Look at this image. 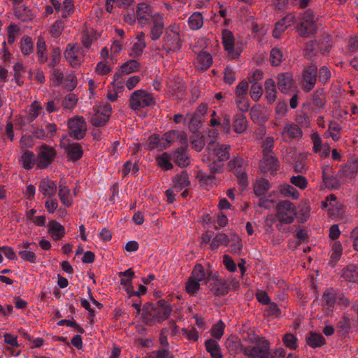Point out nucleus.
<instances>
[{
    "instance_id": "3c124183",
    "label": "nucleus",
    "mask_w": 358,
    "mask_h": 358,
    "mask_svg": "<svg viewBox=\"0 0 358 358\" xmlns=\"http://www.w3.org/2000/svg\"><path fill=\"white\" fill-rule=\"evenodd\" d=\"M313 102L319 109L324 108L326 101L323 90H316L313 95Z\"/></svg>"
},
{
    "instance_id": "423d86ee",
    "label": "nucleus",
    "mask_w": 358,
    "mask_h": 358,
    "mask_svg": "<svg viewBox=\"0 0 358 358\" xmlns=\"http://www.w3.org/2000/svg\"><path fill=\"white\" fill-rule=\"evenodd\" d=\"M69 136L75 140L84 138L87 134V123L83 117L75 116L68 120Z\"/></svg>"
},
{
    "instance_id": "4d7b16f0",
    "label": "nucleus",
    "mask_w": 358,
    "mask_h": 358,
    "mask_svg": "<svg viewBox=\"0 0 358 358\" xmlns=\"http://www.w3.org/2000/svg\"><path fill=\"white\" fill-rule=\"evenodd\" d=\"M77 102V96L74 94L70 93L64 98L62 104L65 109H72L76 106Z\"/></svg>"
},
{
    "instance_id": "e433bc0d",
    "label": "nucleus",
    "mask_w": 358,
    "mask_h": 358,
    "mask_svg": "<svg viewBox=\"0 0 358 358\" xmlns=\"http://www.w3.org/2000/svg\"><path fill=\"white\" fill-rule=\"evenodd\" d=\"M248 121L245 116L239 113L236 115L234 120V131L238 134H241L247 129Z\"/></svg>"
},
{
    "instance_id": "c85d7f7f",
    "label": "nucleus",
    "mask_w": 358,
    "mask_h": 358,
    "mask_svg": "<svg viewBox=\"0 0 358 358\" xmlns=\"http://www.w3.org/2000/svg\"><path fill=\"white\" fill-rule=\"evenodd\" d=\"M19 162L24 169H31L36 162V158L34 152L30 150H25L19 158Z\"/></svg>"
},
{
    "instance_id": "ea45409f",
    "label": "nucleus",
    "mask_w": 358,
    "mask_h": 358,
    "mask_svg": "<svg viewBox=\"0 0 358 358\" xmlns=\"http://www.w3.org/2000/svg\"><path fill=\"white\" fill-rule=\"evenodd\" d=\"M37 56L39 62L44 63L48 60V55L46 54V45L45 41L40 38L38 39L36 43Z\"/></svg>"
},
{
    "instance_id": "a19ab883",
    "label": "nucleus",
    "mask_w": 358,
    "mask_h": 358,
    "mask_svg": "<svg viewBox=\"0 0 358 358\" xmlns=\"http://www.w3.org/2000/svg\"><path fill=\"white\" fill-rule=\"evenodd\" d=\"M295 124H298L300 128H308L310 125V117L303 111L297 112L295 115Z\"/></svg>"
},
{
    "instance_id": "cd10ccee",
    "label": "nucleus",
    "mask_w": 358,
    "mask_h": 358,
    "mask_svg": "<svg viewBox=\"0 0 358 358\" xmlns=\"http://www.w3.org/2000/svg\"><path fill=\"white\" fill-rule=\"evenodd\" d=\"M173 187L174 189L180 192L184 188L188 187L190 184L189 180V175L186 171H182L181 173L176 175L173 179Z\"/></svg>"
},
{
    "instance_id": "5fc2aeb1",
    "label": "nucleus",
    "mask_w": 358,
    "mask_h": 358,
    "mask_svg": "<svg viewBox=\"0 0 358 358\" xmlns=\"http://www.w3.org/2000/svg\"><path fill=\"white\" fill-rule=\"evenodd\" d=\"M208 160L213 161L208 164L210 173L215 174L222 172L224 169V164L222 162L217 160L215 158H213L210 155L208 157Z\"/></svg>"
},
{
    "instance_id": "de8ad7c7",
    "label": "nucleus",
    "mask_w": 358,
    "mask_h": 358,
    "mask_svg": "<svg viewBox=\"0 0 358 358\" xmlns=\"http://www.w3.org/2000/svg\"><path fill=\"white\" fill-rule=\"evenodd\" d=\"M229 243H230V252L234 254H240L242 248L243 244L241 238L236 236L233 235L231 238H229Z\"/></svg>"
},
{
    "instance_id": "ddd939ff",
    "label": "nucleus",
    "mask_w": 358,
    "mask_h": 358,
    "mask_svg": "<svg viewBox=\"0 0 358 358\" xmlns=\"http://www.w3.org/2000/svg\"><path fill=\"white\" fill-rule=\"evenodd\" d=\"M56 151L54 148L43 145L38 153L37 165L40 169L47 168L55 159Z\"/></svg>"
},
{
    "instance_id": "c03bdc74",
    "label": "nucleus",
    "mask_w": 358,
    "mask_h": 358,
    "mask_svg": "<svg viewBox=\"0 0 358 358\" xmlns=\"http://www.w3.org/2000/svg\"><path fill=\"white\" fill-rule=\"evenodd\" d=\"M283 54L282 50L278 48H273L270 52V62L273 66H278L282 60Z\"/></svg>"
},
{
    "instance_id": "f8f14e48",
    "label": "nucleus",
    "mask_w": 358,
    "mask_h": 358,
    "mask_svg": "<svg viewBox=\"0 0 358 358\" xmlns=\"http://www.w3.org/2000/svg\"><path fill=\"white\" fill-rule=\"evenodd\" d=\"M317 68L314 64L306 66L302 73L303 88L308 92L313 89L317 81Z\"/></svg>"
},
{
    "instance_id": "0eeeda50",
    "label": "nucleus",
    "mask_w": 358,
    "mask_h": 358,
    "mask_svg": "<svg viewBox=\"0 0 358 358\" xmlns=\"http://www.w3.org/2000/svg\"><path fill=\"white\" fill-rule=\"evenodd\" d=\"M301 36H305L314 34L317 30V24L315 21L314 13L308 10L301 15V22L297 27Z\"/></svg>"
},
{
    "instance_id": "c756f323",
    "label": "nucleus",
    "mask_w": 358,
    "mask_h": 358,
    "mask_svg": "<svg viewBox=\"0 0 358 358\" xmlns=\"http://www.w3.org/2000/svg\"><path fill=\"white\" fill-rule=\"evenodd\" d=\"M336 293L332 288L327 289L322 294L321 305L332 308L336 301Z\"/></svg>"
},
{
    "instance_id": "f3484780",
    "label": "nucleus",
    "mask_w": 358,
    "mask_h": 358,
    "mask_svg": "<svg viewBox=\"0 0 358 358\" xmlns=\"http://www.w3.org/2000/svg\"><path fill=\"white\" fill-rule=\"evenodd\" d=\"M222 38L224 50L232 58H238L241 55V51L234 47V37L232 32L227 29L223 30Z\"/></svg>"
},
{
    "instance_id": "864d4df0",
    "label": "nucleus",
    "mask_w": 358,
    "mask_h": 358,
    "mask_svg": "<svg viewBox=\"0 0 358 358\" xmlns=\"http://www.w3.org/2000/svg\"><path fill=\"white\" fill-rule=\"evenodd\" d=\"M41 109V106L36 101L32 103L27 115V122H32L34 121L38 116Z\"/></svg>"
},
{
    "instance_id": "4468645a",
    "label": "nucleus",
    "mask_w": 358,
    "mask_h": 358,
    "mask_svg": "<svg viewBox=\"0 0 358 358\" xmlns=\"http://www.w3.org/2000/svg\"><path fill=\"white\" fill-rule=\"evenodd\" d=\"M280 168V162L275 155L263 156L259 162V169L264 173H269L271 175L276 174Z\"/></svg>"
},
{
    "instance_id": "2eb2a0df",
    "label": "nucleus",
    "mask_w": 358,
    "mask_h": 358,
    "mask_svg": "<svg viewBox=\"0 0 358 358\" xmlns=\"http://www.w3.org/2000/svg\"><path fill=\"white\" fill-rule=\"evenodd\" d=\"M64 57L69 64L76 68L83 62V53L80 48L76 45L69 44L64 52Z\"/></svg>"
},
{
    "instance_id": "603ef678",
    "label": "nucleus",
    "mask_w": 358,
    "mask_h": 358,
    "mask_svg": "<svg viewBox=\"0 0 358 358\" xmlns=\"http://www.w3.org/2000/svg\"><path fill=\"white\" fill-rule=\"evenodd\" d=\"M267 306L268 307L265 310L266 312V313L265 314L266 316L275 318L281 317V310L280 309L276 303L271 301L269 303L267 304Z\"/></svg>"
},
{
    "instance_id": "774afa93",
    "label": "nucleus",
    "mask_w": 358,
    "mask_h": 358,
    "mask_svg": "<svg viewBox=\"0 0 358 358\" xmlns=\"http://www.w3.org/2000/svg\"><path fill=\"white\" fill-rule=\"evenodd\" d=\"M290 182L301 189H305L308 185L306 178L300 175L292 176L290 178Z\"/></svg>"
},
{
    "instance_id": "58836bf2",
    "label": "nucleus",
    "mask_w": 358,
    "mask_h": 358,
    "mask_svg": "<svg viewBox=\"0 0 358 358\" xmlns=\"http://www.w3.org/2000/svg\"><path fill=\"white\" fill-rule=\"evenodd\" d=\"M140 64L136 59H130L123 63L120 67L122 73L129 74L138 71Z\"/></svg>"
},
{
    "instance_id": "338daca9",
    "label": "nucleus",
    "mask_w": 358,
    "mask_h": 358,
    "mask_svg": "<svg viewBox=\"0 0 358 358\" xmlns=\"http://www.w3.org/2000/svg\"><path fill=\"white\" fill-rule=\"evenodd\" d=\"M342 255V245L339 241H335L331 246V258L333 261L337 262Z\"/></svg>"
},
{
    "instance_id": "1a4fd4ad",
    "label": "nucleus",
    "mask_w": 358,
    "mask_h": 358,
    "mask_svg": "<svg viewBox=\"0 0 358 358\" xmlns=\"http://www.w3.org/2000/svg\"><path fill=\"white\" fill-rule=\"evenodd\" d=\"M280 135L283 142L291 143L301 139L303 132L298 124L294 122H287L284 125Z\"/></svg>"
},
{
    "instance_id": "7ed1b4c3",
    "label": "nucleus",
    "mask_w": 358,
    "mask_h": 358,
    "mask_svg": "<svg viewBox=\"0 0 358 358\" xmlns=\"http://www.w3.org/2000/svg\"><path fill=\"white\" fill-rule=\"evenodd\" d=\"M231 344L236 350L239 349L241 352L250 358H271L270 343L265 339L258 341L253 346L245 347L237 341H232Z\"/></svg>"
},
{
    "instance_id": "aec40b11",
    "label": "nucleus",
    "mask_w": 358,
    "mask_h": 358,
    "mask_svg": "<svg viewBox=\"0 0 358 358\" xmlns=\"http://www.w3.org/2000/svg\"><path fill=\"white\" fill-rule=\"evenodd\" d=\"M171 159L180 167H185L189 164L187 149L183 146L171 152Z\"/></svg>"
},
{
    "instance_id": "393cba45",
    "label": "nucleus",
    "mask_w": 358,
    "mask_h": 358,
    "mask_svg": "<svg viewBox=\"0 0 358 358\" xmlns=\"http://www.w3.org/2000/svg\"><path fill=\"white\" fill-rule=\"evenodd\" d=\"M210 286V291L215 296H225L229 292V285L224 278L218 282H213Z\"/></svg>"
},
{
    "instance_id": "a211bd4d",
    "label": "nucleus",
    "mask_w": 358,
    "mask_h": 358,
    "mask_svg": "<svg viewBox=\"0 0 358 358\" xmlns=\"http://www.w3.org/2000/svg\"><path fill=\"white\" fill-rule=\"evenodd\" d=\"M148 25L150 26V31L149 37L153 41H156L160 38L164 29V22L162 15H157Z\"/></svg>"
},
{
    "instance_id": "052dcab7",
    "label": "nucleus",
    "mask_w": 358,
    "mask_h": 358,
    "mask_svg": "<svg viewBox=\"0 0 358 358\" xmlns=\"http://www.w3.org/2000/svg\"><path fill=\"white\" fill-rule=\"evenodd\" d=\"M285 345L292 350L297 348V338L292 334H286L282 338Z\"/></svg>"
},
{
    "instance_id": "8fccbe9b",
    "label": "nucleus",
    "mask_w": 358,
    "mask_h": 358,
    "mask_svg": "<svg viewBox=\"0 0 358 358\" xmlns=\"http://www.w3.org/2000/svg\"><path fill=\"white\" fill-rule=\"evenodd\" d=\"M280 193L284 196L290 197L293 199H297L299 197V192L293 186L286 184L284 185L280 189Z\"/></svg>"
},
{
    "instance_id": "72a5a7b5",
    "label": "nucleus",
    "mask_w": 358,
    "mask_h": 358,
    "mask_svg": "<svg viewBox=\"0 0 358 358\" xmlns=\"http://www.w3.org/2000/svg\"><path fill=\"white\" fill-rule=\"evenodd\" d=\"M58 195L64 206L70 207L72 205L73 200L70 195V189L64 184H60Z\"/></svg>"
},
{
    "instance_id": "a878e982",
    "label": "nucleus",
    "mask_w": 358,
    "mask_h": 358,
    "mask_svg": "<svg viewBox=\"0 0 358 358\" xmlns=\"http://www.w3.org/2000/svg\"><path fill=\"white\" fill-rule=\"evenodd\" d=\"M203 120L201 114L189 113L187 114V122L189 124V128L194 134L198 132L201 127Z\"/></svg>"
},
{
    "instance_id": "39448f33",
    "label": "nucleus",
    "mask_w": 358,
    "mask_h": 358,
    "mask_svg": "<svg viewBox=\"0 0 358 358\" xmlns=\"http://www.w3.org/2000/svg\"><path fill=\"white\" fill-rule=\"evenodd\" d=\"M153 103L150 94L143 90H138L131 93L129 98V107L134 110L148 107Z\"/></svg>"
},
{
    "instance_id": "79ce46f5",
    "label": "nucleus",
    "mask_w": 358,
    "mask_h": 358,
    "mask_svg": "<svg viewBox=\"0 0 358 358\" xmlns=\"http://www.w3.org/2000/svg\"><path fill=\"white\" fill-rule=\"evenodd\" d=\"M20 49L23 55H30L34 50V43L32 38L29 36H24L20 41Z\"/></svg>"
},
{
    "instance_id": "5701e85b",
    "label": "nucleus",
    "mask_w": 358,
    "mask_h": 358,
    "mask_svg": "<svg viewBox=\"0 0 358 358\" xmlns=\"http://www.w3.org/2000/svg\"><path fill=\"white\" fill-rule=\"evenodd\" d=\"M38 189L45 196L50 197L56 193L57 185L55 182L46 178L40 181Z\"/></svg>"
},
{
    "instance_id": "dca6fc26",
    "label": "nucleus",
    "mask_w": 358,
    "mask_h": 358,
    "mask_svg": "<svg viewBox=\"0 0 358 358\" xmlns=\"http://www.w3.org/2000/svg\"><path fill=\"white\" fill-rule=\"evenodd\" d=\"M162 142L166 145V149L169 148L176 141H178L181 145H186L187 143V136L185 132L178 130H170L163 134Z\"/></svg>"
},
{
    "instance_id": "6e6d98bb",
    "label": "nucleus",
    "mask_w": 358,
    "mask_h": 358,
    "mask_svg": "<svg viewBox=\"0 0 358 358\" xmlns=\"http://www.w3.org/2000/svg\"><path fill=\"white\" fill-rule=\"evenodd\" d=\"M108 115L103 113L96 114L90 119L91 124L97 127L104 126L108 121Z\"/></svg>"
},
{
    "instance_id": "412c9836",
    "label": "nucleus",
    "mask_w": 358,
    "mask_h": 358,
    "mask_svg": "<svg viewBox=\"0 0 358 358\" xmlns=\"http://www.w3.org/2000/svg\"><path fill=\"white\" fill-rule=\"evenodd\" d=\"M279 90L284 94L288 93L293 85V76L292 73L285 72L279 73L277 76Z\"/></svg>"
},
{
    "instance_id": "bf43d9fd",
    "label": "nucleus",
    "mask_w": 358,
    "mask_h": 358,
    "mask_svg": "<svg viewBox=\"0 0 358 358\" xmlns=\"http://www.w3.org/2000/svg\"><path fill=\"white\" fill-rule=\"evenodd\" d=\"M225 329V324L222 322V320H219V322L214 324L211 328V334L215 339H220L224 334V331Z\"/></svg>"
},
{
    "instance_id": "e2e57ef3",
    "label": "nucleus",
    "mask_w": 358,
    "mask_h": 358,
    "mask_svg": "<svg viewBox=\"0 0 358 358\" xmlns=\"http://www.w3.org/2000/svg\"><path fill=\"white\" fill-rule=\"evenodd\" d=\"M185 289L188 294L193 295L200 289V283L192 277H189L186 283Z\"/></svg>"
},
{
    "instance_id": "2f4dec72",
    "label": "nucleus",
    "mask_w": 358,
    "mask_h": 358,
    "mask_svg": "<svg viewBox=\"0 0 358 358\" xmlns=\"http://www.w3.org/2000/svg\"><path fill=\"white\" fill-rule=\"evenodd\" d=\"M206 349L213 358H222L220 345L215 339H208L205 341Z\"/></svg>"
},
{
    "instance_id": "473e14b6",
    "label": "nucleus",
    "mask_w": 358,
    "mask_h": 358,
    "mask_svg": "<svg viewBox=\"0 0 358 358\" xmlns=\"http://www.w3.org/2000/svg\"><path fill=\"white\" fill-rule=\"evenodd\" d=\"M343 277L351 282H358V266L354 264L348 265L343 269Z\"/></svg>"
},
{
    "instance_id": "c9c22d12",
    "label": "nucleus",
    "mask_w": 358,
    "mask_h": 358,
    "mask_svg": "<svg viewBox=\"0 0 358 358\" xmlns=\"http://www.w3.org/2000/svg\"><path fill=\"white\" fill-rule=\"evenodd\" d=\"M188 24L191 29L199 30L203 24V15L200 12H194L188 19Z\"/></svg>"
},
{
    "instance_id": "6e6552de",
    "label": "nucleus",
    "mask_w": 358,
    "mask_h": 358,
    "mask_svg": "<svg viewBox=\"0 0 358 358\" xmlns=\"http://www.w3.org/2000/svg\"><path fill=\"white\" fill-rule=\"evenodd\" d=\"M159 13L154 11L153 8L146 3L138 4L136 10V17L141 27L143 28L148 25Z\"/></svg>"
},
{
    "instance_id": "4be33fe9",
    "label": "nucleus",
    "mask_w": 358,
    "mask_h": 358,
    "mask_svg": "<svg viewBox=\"0 0 358 358\" xmlns=\"http://www.w3.org/2000/svg\"><path fill=\"white\" fill-rule=\"evenodd\" d=\"M213 63L211 55L206 51H201L197 55L195 66L203 71L208 69Z\"/></svg>"
},
{
    "instance_id": "bb28decb",
    "label": "nucleus",
    "mask_w": 358,
    "mask_h": 358,
    "mask_svg": "<svg viewBox=\"0 0 358 358\" xmlns=\"http://www.w3.org/2000/svg\"><path fill=\"white\" fill-rule=\"evenodd\" d=\"M48 233L55 241L60 240L65 235L64 227L58 222L52 220L48 224Z\"/></svg>"
},
{
    "instance_id": "13d9d810",
    "label": "nucleus",
    "mask_w": 358,
    "mask_h": 358,
    "mask_svg": "<svg viewBox=\"0 0 358 358\" xmlns=\"http://www.w3.org/2000/svg\"><path fill=\"white\" fill-rule=\"evenodd\" d=\"M20 258L30 263H36L38 262L37 255L30 250H23L19 252Z\"/></svg>"
},
{
    "instance_id": "7c9ffc66",
    "label": "nucleus",
    "mask_w": 358,
    "mask_h": 358,
    "mask_svg": "<svg viewBox=\"0 0 358 358\" xmlns=\"http://www.w3.org/2000/svg\"><path fill=\"white\" fill-rule=\"evenodd\" d=\"M307 344L313 348H320L325 344V338L321 334L310 332L306 337Z\"/></svg>"
},
{
    "instance_id": "69168bd1",
    "label": "nucleus",
    "mask_w": 358,
    "mask_h": 358,
    "mask_svg": "<svg viewBox=\"0 0 358 358\" xmlns=\"http://www.w3.org/2000/svg\"><path fill=\"white\" fill-rule=\"evenodd\" d=\"M262 87L260 84H259L257 82H255L252 84L250 94L251 98L255 101H257L259 99V98L262 95Z\"/></svg>"
},
{
    "instance_id": "9d476101",
    "label": "nucleus",
    "mask_w": 358,
    "mask_h": 358,
    "mask_svg": "<svg viewBox=\"0 0 358 358\" xmlns=\"http://www.w3.org/2000/svg\"><path fill=\"white\" fill-rule=\"evenodd\" d=\"M228 166L229 169L238 178L241 185L245 187L248 185V180L244 160L239 157H236L229 161Z\"/></svg>"
},
{
    "instance_id": "09e8293b",
    "label": "nucleus",
    "mask_w": 358,
    "mask_h": 358,
    "mask_svg": "<svg viewBox=\"0 0 358 358\" xmlns=\"http://www.w3.org/2000/svg\"><path fill=\"white\" fill-rule=\"evenodd\" d=\"M65 22L62 19L57 20L50 29V34L52 37L58 38L62 34L64 29Z\"/></svg>"
},
{
    "instance_id": "49530a36",
    "label": "nucleus",
    "mask_w": 358,
    "mask_h": 358,
    "mask_svg": "<svg viewBox=\"0 0 358 358\" xmlns=\"http://www.w3.org/2000/svg\"><path fill=\"white\" fill-rule=\"evenodd\" d=\"M190 277L199 282L206 280V273L203 266L200 264H196Z\"/></svg>"
},
{
    "instance_id": "680f3d73",
    "label": "nucleus",
    "mask_w": 358,
    "mask_h": 358,
    "mask_svg": "<svg viewBox=\"0 0 358 358\" xmlns=\"http://www.w3.org/2000/svg\"><path fill=\"white\" fill-rule=\"evenodd\" d=\"M274 146V139L273 137H266L262 144L263 156L274 155L273 148Z\"/></svg>"
},
{
    "instance_id": "f257e3e1",
    "label": "nucleus",
    "mask_w": 358,
    "mask_h": 358,
    "mask_svg": "<svg viewBox=\"0 0 358 358\" xmlns=\"http://www.w3.org/2000/svg\"><path fill=\"white\" fill-rule=\"evenodd\" d=\"M182 41L179 34L178 27L176 24L169 25L164 30V34L161 41V46L157 49L164 50L166 54L176 52L180 50Z\"/></svg>"
},
{
    "instance_id": "9b49d317",
    "label": "nucleus",
    "mask_w": 358,
    "mask_h": 358,
    "mask_svg": "<svg viewBox=\"0 0 358 358\" xmlns=\"http://www.w3.org/2000/svg\"><path fill=\"white\" fill-rule=\"evenodd\" d=\"M207 149L210 156L222 163L229 159V145L216 143L212 141L208 143Z\"/></svg>"
},
{
    "instance_id": "20e7f679",
    "label": "nucleus",
    "mask_w": 358,
    "mask_h": 358,
    "mask_svg": "<svg viewBox=\"0 0 358 358\" xmlns=\"http://www.w3.org/2000/svg\"><path fill=\"white\" fill-rule=\"evenodd\" d=\"M276 217L278 222L289 224L294 221L296 217V208L289 201H280L276 205Z\"/></svg>"
},
{
    "instance_id": "b1692460",
    "label": "nucleus",
    "mask_w": 358,
    "mask_h": 358,
    "mask_svg": "<svg viewBox=\"0 0 358 358\" xmlns=\"http://www.w3.org/2000/svg\"><path fill=\"white\" fill-rule=\"evenodd\" d=\"M15 17L22 22H27L35 17V13L27 6H18L14 10Z\"/></svg>"
},
{
    "instance_id": "6ab92c4d",
    "label": "nucleus",
    "mask_w": 358,
    "mask_h": 358,
    "mask_svg": "<svg viewBox=\"0 0 358 358\" xmlns=\"http://www.w3.org/2000/svg\"><path fill=\"white\" fill-rule=\"evenodd\" d=\"M64 150L69 160L73 162H77L81 159L83 155V150L80 144L78 143H68L64 146Z\"/></svg>"
},
{
    "instance_id": "37998d69",
    "label": "nucleus",
    "mask_w": 358,
    "mask_h": 358,
    "mask_svg": "<svg viewBox=\"0 0 358 358\" xmlns=\"http://www.w3.org/2000/svg\"><path fill=\"white\" fill-rule=\"evenodd\" d=\"M171 161H172L171 159V153L164 152L157 158V164L165 171L173 169V166Z\"/></svg>"
},
{
    "instance_id": "0e129e2a",
    "label": "nucleus",
    "mask_w": 358,
    "mask_h": 358,
    "mask_svg": "<svg viewBox=\"0 0 358 358\" xmlns=\"http://www.w3.org/2000/svg\"><path fill=\"white\" fill-rule=\"evenodd\" d=\"M331 168L329 166H327L322 171V179L327 187H334L336 183V179L330 176Z\"/></svg>"
},
{
    "instance_id": "f704fd0d",
    "label": "nucleus",
    "mask_w": 358,
    "mask_h": 358,
    "mask_svg": "<svg viewBox=\"0 0 358 358\" xmlns=\"http://www.w3.org/2000/svg\"><path fill=\"white\" fill-rule=\"evenodd\" d=\"M148 150L157 149L163 150L166 149V145L162 142V137L158 134L151 135L148 139Z\"/></svg>"
},
{
    "instance_id": "a18cd8bd",
    "label": "nucleus",
    "mask_w": 358,
    "mask_h": 358,
    "mask_svg": "<svg viewBox=\"0 0 358 358\" xmlns=\"http://www.w3.org/2000/svg\"><path fill=\"white\" fill-rule=\"evenodd\" d=\"M229 243V236L224 234H218L211 241L210 248L214 250L217 249L220 245H227Z\"/></svg>"
},
{
    "instance_id": "4c0bfd02",
    "label": "nucleus",
    "mask_w": 358,
    "mask_h": 358,
    "mask_svg": "<svg viewBox=\"0 0 358 358\" xmlns=\"http://www.w3.org/2000/svg\"><path fill=\"white\" fill-rule=\"evenodd\" d=\"M270 189V182L268 180L262 178L258 180L254 187L255 194L261 196L265 194V193Z\"/></svg>"
},
{
    "instance_id": "f03ea898",
    "label": "nucleus",
    "mask_w": 358,
    "mask_h": 358,
    "mask_svg": "<svg viewBox=\"0 0 358 358\" xmlns=\"http://www.w3.org/2000/svg\"><path fill=\"white\" fill-rule=\"evenodd\" d=\"M171 305L166 300H159L156 303L145 305L143 313L155 322L162 324L166 320L172 313Z\"/></svg>"
}]
</instances>
